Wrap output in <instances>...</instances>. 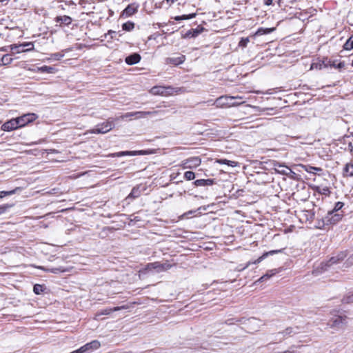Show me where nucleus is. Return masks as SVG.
I'll return each instance as SVG.
<instances>
[{"instance_id": "obj_39", "label": "nucleus", "mask_w": 353, "mask_h": 353, "mask_svg": "<svg viewBox=\"0 0 353 353\" xmlns=\"http://www.w3.org/2000/svg\"><path fill=\"white\" fill-rule=\"evenodd\" d=\"M201 33V30L196 29L190 30L187 34L188 37H196Z\"/></svg>"}, {"instance_id": "obj_53", "label": "nucleus", "mask_w": 353, "mask_h": 353, "mask_svg": "<svg viewBox=\"0 0 353 353\" xmlns=\"http://www.w3.org/2000/svg\"><path fill=\"white\" fill-rule=\"evenodd\" d=\"M254 320H255L254 319H249L248 321L251 322L252 321H254Z\"/></svg>"}, {"instance_id": "obj_54", "label": "nucleus", "mask_w": 353, "mask_h": 353, "mask_svg": "<svg viewBox=\"0 0 353 353\" xmlns=\"http://www.w3.org/2000/svg\"><path fill=\"white\" fill-rule=\"evenodd\" d=\"M281 0H278L279 3L281 1Z\"/></svg>"}, {"instance_id": "obj_43", "label": "nucleus", "mask_w": 353, "mask_h": 353, "mask_svg": "<svg viewBox=\"0 0 353 353\" xmlns=\"http://www.w3.org/2000/svg\"><path fill=\"white\" fill-rule=\"evenodd\" d=\"M344 203L342 202L336 203L334 209L332 210L334 212H339V211L343 207Z\"/></svg>"}, {"instance_id": "obj_49", "label": "nucleus", "mask_w": 353, "mask_h": 353, "mask_svg": "<svg viewBox=\"0 0 353 353\" xmlns=\"http://www.w3.org/2000/svg\"><path fill=\"white\" fill-rule=\"evenodd\" d=\"M333 66H334V68H337V69H341V68H343V67H344V63H342V62H341V63H338V64H336H336H334V65H333Z\"/></svg>"}, {"instance_id": "obj_27", "label": "nucleus", "mask_w": 353, "mask_h": 353, "mask_svg": "<svg viewBox=\"0 0 353 353\" xmlns=\"http://www.w3.org/2000/svg\"><path fill=\"white\" fill-rule=\"evenodd\" d=\"M215 162L219 164H225L231 167H236L238 165V163L236 161H230L223 159H216Z\"/></svg>"}, {"instance_id": "obj_4", "label": "nucleus", "mask_w": 353, "mask_h": 353, "mask_svg": "<svg viewBox=\"0 0 353 353\" xmlns=\"http://www.w3.org/2000/svg\"><path fill=\"white\" fill-rule=\"evenodd\" d=\"M161 113V111H138V112H127L123 115H121L119 119L124 120V119H131L132 117H134L135 119H140V118H145L149 115L154 116L157 115Z\"/></svg>"}, {"instance_id": "obj_2", "label": "nucleus", "mask_w": 353, "mask_h": 353, "mask_svg": "<svg viewBox=\"0 0 353 353\" xmlns=\"http://www.w3.org/2000/svg\"><path fill=\"white\" fill-rule=\"evenodd\" d=\"M173 265L168 261L161 263L159 261L148 263L145 267L141 271L143 274L148 272H161L170 270Z\"/></svg>"}, {"instance_id": "obj_25", "label": "nucleus", "mask_w": 353, "mask_h": 353, "mask_svg": "<svg viewBox=\"0 0 353 353\" xmlns=\"http://www.w3.org/2000/svg\"><path fill=\"white\" fill-rule=\"evenodd\" d=\"M39 269L42 270L45 272H51L53 274H59L60 272H64L66 271V270L63 267H59V268H46L42 266H39Z\"/></svg>"}, {"instance_id": "obj_44", "label": "nucleus", "mask_w": 353, "mask_h": 353, "mask_svg": "<svg viewBox=\"0 0 353 353\" xmlns=\"http://www.w3.org/2000/svg\"><path fill=\"white\" fill-rule=\"evenodd\" d=\"M248 42H249V39L248 38H245V39L243 38L240 41V42L239 43V46H241V47H245Z\"/></svg>"}, {"instance_id": "obj_10", "label": "nucleus", "mask_w": 353, "mask_h": 353, "mask_svg": "<svg viewBox=\"0 0 353 353\" xmlns=\"http://www.w3.org/2000/svg\"><path fill=\"white\" fill-rule=\"evenodd\" d=\"M37 116L34 113L25 114L17 118L19 128H22L28 123L34 121Z\"/></svg>"}, {"instance_id": "obj_42", "label": "nucleus", "mask_w": 353, "mask_h": 353, "mask_svg": "<svg viewBox=\"0 0 353 353\" xmlns=\"http://www.w3.org/2000/svg\"><path fill=\"white\" fill-rule=\"evenodd\" d=\"M33 291L36 294H40L43 291V287L41 285L36 284L34 285Z\"/></svg>"}, {"instance_id": "obj_13", "label": "nucleus", "mask_w": 353, "mask_h": 353, "mask_svg": "<svg viewBox=\"0 0 353 353\" xmlns=\"http://www.w3.org/2000/svg\"><path fill=\"white\" fill-rule=\"evenodd\" d=\"M19 128V126L17 118L8 121L7 122L4 123L1 126V129L3 131L8 132L16 130Z\"/></svg>"}, {"instance_id": "obj_38", "label": "nucleus", "mask_w": 353, "mask_h": 353, "mask_svg": "<svg viewBox=\"0 0 353 353\" xmlns=\"http://www.w3.org/2000/svg\"><path fill=\"white\" fill-rule=\"evenodd\" d=\"M12 58L9 54H5L1 58L2 65H8L12 61Z\"/></svg>"}, {"instance_id": "obj_40", "label": "nucleus", "mask_w": 353, "mask_h": 353, "mask_svg": "<svg viewBox=\"0 0 353 353\" xmlns=\"http://www.w3.org/2000/svg\"><path fill=\"white\" fill-rule=\"evenodd\" d=\"M343 302L345 303H353V293H349L343 298Z\"/></svg>"}, {"instance_id": "obj_14", "label": "nucleus", "mask_w": 353, "mask_h": 353, "mask_svg": "<svg viewBox=\"0 0 353 353\" xmlns=\"http://www.w3.org/2000/svg\"><path fill=\"white\" fill-rule=\"evenodd\" d=\"M280 250H271L270 252H265L262 256L259 257L256 260L254 261H249L246 264V265L242 268H241L239 270H243L248 268L251 264H257L261 263L263 259H265L268 256L272 255L274 254L279 252Z\"/></svg>"}, {"instance_id": "obj_6", "label": "nucleus", "mask_w": 353, "mask_h": 353, "mask_svg": "<svg viewBox=\"0 0 353 353\" xmlns=\"http://www.w3.org/2000/svg\"><path fill=\"white\" fill-rule=\"evenodd\" d=\"M179 90V88H174L171 86L157 85L152 87L150 92L154 95L168 96L172 95L174 92H177Z\"/></svg>"}, {"instance_id": "obj_19", "label": "nucleus", "mask_w": 353, "mask_h": 353, "mask_svg": "<svg viewBox=\"0 0 353 353\" xmlns=\"http://www.w3.org/2000/svg\"><path fill=\"white\" fill-rule=\"evenodd\" d=\"M55 22L59 23V26H69L71 24L72 19L70 17L67 15L58 16L54 19Z\"/></svg>"}, {"instance_id": "obj_23", "label": "nucleus", "mask_w": 353, "mask_h": 353, "mask_svg": "<svg viewBox=\"0 0 353 353\" xmlns=\"http://www.w3.org/2000/svg\"><path fill=\"white\" fill-rule=\"evenodd\" d=\"M196 186H210L214 183V179H197L194 182Z\"/></svg>"}, {"instance_id": "obj_34", "label": "nucleus", "mask_w": 353, "mask_h": 353, "mask_svg": "<svg viewBox=\"0 0 353 353\" xmlns=\"http://www.w3.org/2000/svg\"><path fill=\"white\" fill-rule=\"evenodd\" d=\"M343 48L346 50H350L353 49V35L351 36L345 43Z\"/></svg>"}, {"instance_id": "obj_16", "label": "nucleus", "mask_w": 353, "mask_h": 353, "mask_svg": "<svg viewBox=\"0 0 353 353\" xmlns=\"http://www.w3.org/2000/svg\"><path fill=\"white\" fill-rule=\"evenodd\" d=\"M298 328H294V327H287L285 330L280 332L277 334V335H282V338L279 339V341H283L285 338L291 336L293 334H295L298 333Z\"/></svg>"}, {"instance_id": "obj_36", "label": "nucleus", "mask_w": 353, "mask_h": 353, "mask_svg": "<svg viewBox=\"0 0 353 353\" xmlns=\"http://www.w3.org/2000/svg\"><path fill=\"white\" fill-rule=\"evenodd\" d=\"M64 57V53L63 52H56L50 54V57L48 60H60Z\"/></svg>"}, {"instance_id": "obj_12", "label": "nucleus", "mask_w": 353, "mask_h": 353, "mask_svg": "<svg viewBox=\"0 0 353 353\" xmlns=\"http://www.w3.org/2000/svg\"><path fill=\"white\" fill-rule=\"evenodd\" d=\"M12 50H14L16 53L28 52L34 50V43L32 42H25L20 45L12 46Z\"/></svg>"}, {"instance_id": "obj_47", "label": "nucleus", "mask_w": 353, "mask_h": 353, "mask_svg": "<svg viewBox=\"0 0 353 353\" xmlns=\"http://www.w3.org/2000/svg\"><path fill=\"white\" fill-rule=\"evenodd\" d=\"M307 220H312L314 217V213L312 211H306Z\"/></svg>"}, {"instance_id": "obj_18", "label": "nucleus", "mask_w": 353, "mask_h": 353, "mask_svg": "<svg viewBox=\"0 0 353 353\" xmlns=\"http://www.w3.org/2000/svg\"><path fill=\"white\" fill-rule=\"evenodd\" d=\"M274 169L276 172L287 176H288L290 173L292 172V170L289 167L279 163L274 164Z\"/></svg>"}, {"instance_id": "obj_9", "label": "nucleus", "mask_w": 353, "mask_h": 353, "mask_svg": "<svg viewBox=\"0 0 353 353\" xmlns=\"http://www.w3.org/2000/svg\"><path fill=\"white\" fill-rule=\"evenodd\" d=\"M101 346V343L99 341L94 340L85 345L81 346L78 349L80 353H91L94 350L99 349Z\"/></svg>"}, {"instance_id": "obj_22", "label": "nucleus", "mask_w": 353, "mask_h": 353, "mask_svg": "<svg viewBox=\"0 0 353 353\" xmlns=\"http://www.w3.org/2000/svg\"><path fill=\"white\" fill-rule=\"evenodd\" d=\"M279 272V269L270 270L264 275H263L260 279H259L257 282L265 281L270 279L271 277H272L274 275H275L276 274H277Z\"/></svg>"}, {"instance_id": "obj_28", "label": "nucleus", "mask_w": 353, "mask_h": 353, "mask_svg": "<svg viewBox=\"0 0 353 353\" xmlns=\"http://www.w3.org/2000/svg\"><path fill=\"white\" fill-rule=\"evenodd\" d=\"M343 172L345 176H353V162L345 165Z\"/></svg>"}, {"instance_id": "obj_48", "label": "nucleus", "mask_w": 353, "mask_h": 353, "mask_svg": "<svg viewBox=\"0 0 353 353\" xmlns=\"http://www.w3.org/2000/svg\"><path fill=\"white\" fill-rule=\"evenodd\" d=\"M194 213H195V211H193V210H190L185 213H184L183 215H182V217H188L189 215H192Z\"/></svg>"}, {"instance_id": "obj_50", "label": "nucleus", "mask_w": 353, "mask_h": 353, "mask_svg": "<svg viewBox=\"0 0 353 353\" xmlns=\"http://www.w3.org/2000/svg\"><path fill=\"white\" fill-rule=\"evenodd\" d=\"M263 3L265 6H270L272 4V0H263Z\"/></svg>"}, {"instance_id": "obj_8", "label": "nucleus", "mask_w": 353, "mask_h": 353, "mask_svg": "<svg viewBox=\"0 0 353 353\" xmlns=\"http://www.w3.org/2000/svg\"><path fill=\"white\" fill-rule=\"evenodd\" d=\"M347 323V316L345 315H338L332 317L328 323L331 327L341 328Z\"/></svg>"}, {"instance_id": "obj_45", "label": "nucleus", "mask_w": 353, "mask_h": 353, "mask_svg": "<svg viewBox=\"0 0 353 353\" xmlns=\"http://www.w3.org/2000/svg\"><path fill=\"white\" fill-rule=\"evenodd\" d=\"M345 264V268H348L353 264V254L351 255L350 258H348Z\"/></svg>"}, {"instance_id": "obj_55", "label": "nucleus", "mask_w": 353, "mask_h": 353, "mask_svg": "<svg viewBox=\"0 0 353 353\" xmlns=\"http://www.w3.org/2000/svg\"><path fill=\"white\" fill-rule=\"evenodd\" d=\"M352 65H353V61H352Z\"/></svg>"}, {"instance_id": "obj_33", "label": "nucleus", "mask_w": 353, "mask_h": 353, "mask_svg": "<svg viewBox=\"0 0 353 353\" xmlns=\"http://www.w3.org/2000/svg\"><path fill=\"white\" fill-rule=\"evenodd\" d=\"M196 17V13H192L189 14H183L181 16H176L174 19L175 21H181V20H187L192 19Z\"/></svg>"}, {"instance_id": "obj_37", "label": "nucleus", "mask_w": 353, "mask_h": 353, "mask_svg": "<svg viewBox=\"0 0 353 353\" xmlns=\"http://www.w3.org/2000/svg\"><path fill=\"white\" fill-rule=\"evenodd\" d=\"M19 188H17L12 190L10 191H1L0 192V197L3 198L6 196H10L16 193V192L19 190Z\"/></svg>"}, {"instance_id": "obj_15", "label": "nucleus", "mask_w": 353, "mask_h": 353, "mask_svg": "<svg viewBox=\"0 0 353 353\" xmlns=\"http://www.w3.org/2000/svg\"><path fill=\"white\" fill-rule=\"evenodd\" d=\"M148 154L146 150L138 151H123L111 154L112 157H123V156H135V155H145Z\"/></svg>"}, {"instance_id": "obj_11", "label": "nucleus", "mask_w": 353, "mask_h": 353, "mask_svg": "<svg viewBox=\"0 0 353 353\" xmlns=\"http://www.w3.org/2000/svg\"><path fill=\"white\" fill-rule=\"evenodd\" d=\"M201 161L198 157H190L185 159L182 163V166L184 169H192L200 165Z\"/></svg>"}, {"instance_id": "obj_5", "label": "nucleus", "mask_w": 353, "mask_h": 353, "mask_svg": "<svg viewBox=\"0 0 353 353\" xmlns=\"http://www.w3.org/2000/svg\"><path fill=\"white\" fill-rule=\"evenodd\" d=\"M347 256V253L345 252H340L337 253L335 256H332L328 261L325 262H322L321 263V268L323 271H326L328 268L331 267L333 265L338 264Z\"/></svg>"}, {"instance_id": "obj_7", "label": "nucleus", "mask_w": 353, "mask_h": 353, "mask_svg": "<svg viewBox=\"0 0 353 353\" xmlns=\"http://www.w3.org/2000/svg\"><path fill=\"white\" fill-rule=\"evenodd\" d=\"M114 126L112 121H105L103 123L98 124L94 128L90 130L91 133L93 134H105L110 131Z\"/></svg>"}, {"instance_id": "obj_17", "label": "nucleus", "mask_w": 353, "mask_h": 353, "mask_svg": "<svg viewBox=\"0 0 353 353\" xmlns=\"http://www.w3.org/2000/svg\"><path fill=\"white\" fill-rule=\"evenodd\" d=\"M141 57L139 54L133 53L125 57V62L128 65H132L138 63L141 61Z\"/></svg>"}, {"instance_id": "obj_52", "label": "nucleus", "mask_w": 353, "mask_h": 353, "mask_svg": "<svg viewBox=\"0 0 353 353\" xmlns=\"http://www.w3.org/2000/svg\"><path fill=\"white\" fill-rule=\"evenodd\" d=\"M70 353H80V352H79L78 350H74V351H73V352H72Z\"/></svg>"}, {"instance_id": "obj_41", "label": "nucleus", "mask_w": 353, "mask_h": 353, "mask_svg": "<svg viewBox=\"0 0 353 353\" xmlns=\"http://www.w3.org/2000/svg\"><path fill=\"white\" fill-rule=\"evenodd\" d=\"M184 178L188 180H193L195 178V174L192 171H187L184 173Z\"/></svg>"}, {"instance_id": "obj_51", "label": "nucleus", "mask_w": 353, "mask_h": 353, "mask_svg": "<svg viewBox=\"0 0 353 353\" xmlns=\"http://www.w3.org/2000/svg\"><path fill=\"white\" fill-rule=\"evenodd\" d=\"M116 34V32L115 31H113V30H109L108 32V34H110L111 35V38L113 37V34Z\"/></svg>"}, {"instance_id": "obj_32", "label": "nucleus", "mask_w": 353, "mask_h": 353, "mask_svg": "<svg viewBox=\"0 0 353 353\" xmlns=\"http://www.w3.org/2000/svg\"><path fill=\"white\" fill-rule=\"evenodd\" d=\"M303 168L304 170L308 173L314 174L316 172H321L322 171V169L321 168L313 167V166H310V165H303Z\"/></svg>"}, {"instance_id": "obj_26", "label": "nucleus", "mask_w": 353, "mask_h": 353, "mask_svg": "<svg viewBox=\"0 0 353 353\" xmlns=\"http://www.w3.org/2000/svg\"><path fill=\"white\" fill-rule=\"evenodd\" d=\"M314 190L323 195L328 196L330 194V189L327 186H315Z\"/></svg>"}, {"instance_id": "obj_1", "label": "nucleus", "mask_w": 353, "mask_h": 353, "mask_svg": "<svg viewBox=\"0 0 353 353\" xmlns=\"http://www.w3.org/2000/svg\"><path fill=\"white\" fill-rule=\"evenodd\" d=\"M242 96H221L217 98L214 104L218 108H228L233 106H239L244 103V101H234L232 102L233 99H243Z\"/></svg>"}, {"instance_id": "obj_35", "label": "nucleus", "mask_w": 353, "mask_h": 353, "mask_svg": "<svg viewBox=\"0 0 353 353\" xmlns=\"http://www.w3.org/2000/svg\"><path fill=\"white\" fill-rule=\"evenodd\" d=\"M134 28V23L131 21H128L122 25V29L125 31H131Z\"/></svg>"}, {"instance_id": "obj_30", "label": "nucleus", "mask_w": 353, "mask_h": 353, "mask_svg": "<svg viewBox=\"0 0 353 353\" xmlns=\"http://www.w3.org/2000/svg\"><path fill=\"white\" fill-rule=\"evenodd\" d=\"M274 30H275L274 28H260L256 31V35H263V34H270L272 32H274Z\"/></svg>"}, {"instance_id": "obj_24", "label": "nucleus", "mask_w": 353, "mask_h": 353, "mask_svg": "<svg viewBox=\"0 0 353 353\" xmlns=\"http://www.w3.org/2000/svg\"><path fill=\"white\" fill-rule=\"evenodd\" d=\"M128 307L126 306V305H122V306H119V307H114L113 308H105L104 310H102L99 312V314L100 315H108V314H110V313H112L113 312H116V311H119V310H121L127 309Z\"/></svg>"}, {"instance_id": "obj_21", "label": "nucleus", "mask_w": 353, "mask_h": 353, "mask_svg": "<svg viewBox=\"0 0 353 353\" xmlns=\"http://www.w3.org/2000/svg\"><path fill=\"white\" fill-rule=\"evenodd\" d=\"M137 11V8L133 5H128L122 12L123 17H128L134 14Z\"/></svg>"}, {"instance_id": "obj_20", "label": "nucleus", "mask_w": 353, "mask_h": 353, "mask_svg": "<svg viewBox=\"0 0 353 353\" xmlns=\"http://www.w3.org/2000/svg\"><path fill=\"white\" fill-rule=\"evenodd\" d=\"M185 60V57L184 55H180L178 57H168L166 59V63L168 64H172L174 65H178L183 63Z\"/></svg>"}, {"instance_id": "obj_3", "label": "nucleus", "mask_w": 353, "mask_h": 353, "mask_svg": "<svg viewBox=\"0 0 353 353\" xmlns=\"http://www.w3.org/2000/svg\"><path fill=\"white\" fill-rule=\"evenodd\" d=\"M342 216L343 214L341 212L330 211L321 221H319L316 227L318 228H322L325 225L336 224L341 219Z\"/></svg>"}, {"instance_id": "obj_29", "label": "nucleus", "mask_w": 353, "mask_h": 353, "mask_svg": "<svg viewBox=\"0 0 353 353\" xmlns=\"http://www.w3.org/2000/svg\"><path fill=\"white\" fill-rule=\"evenodd\" d=\"M34 71L41 72H46V73H53L55 71V69L52 67L43 65L41 67H38Z\"/></svg>"}, {"instance_id": "obj_31", "label": "nucleus", "mask_w": 353, "mask_h": 353, "mask_svg": "<svg viewBox=\"0 0 353 353\" xmlns=\"http://www.w3.org/2000/svg\"><path fill=\"white\" fill-rule=\"evenodd\" d=\"M141 191L139 187L134 188L128 196L127 199H135L140 196Z\"/></svg>"}, {"instance_id": "obj_46", "label": "nucleus", "mask_w": 353, "mask_h": 353, "mask_svg": "<svg viewBox=\"0 0 353 353\" xmlns=\"http://www.w3.org/2000/svg\"><path fill=\"white\" fill-rule=\"evenodd\" d=\"M10 207L11 205H0V214L6 212Z\"/></svg>"}]
</instances>
